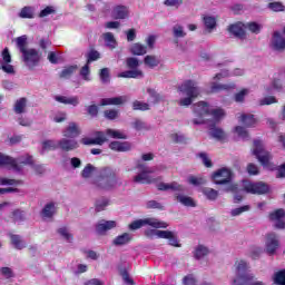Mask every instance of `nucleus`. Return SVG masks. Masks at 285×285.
Masks as SVG:
<instances>
[{
    "mask_svg": "<svg viewBox=\"0 0 285 285\" xmlns=\"http://www.w3.org/2000/svg\"><path fill=\"white\" fill-rule=\"evenodd\" d=\"M194 112L196 117H198L193 120V124H195V126H199V124H206V121L213 119L214 121L210 124L209 135H212V137L218 139L219 141H224V139H226V132L215 127V124L217 121L226 117V112H224V109H210L208 104L200 101L194 105Z\"/></svg>",
    "mask_w": 285,
    "mask_h": 285,
    "instance_id": "f257e3e1",
    "label": "nucleus"
},
{
    "mask_svg": "<svg viewBox=\"0 0 285 285\" xmlns=\"http://www.w3.org/2000/svg\"><path fill=\"white\" fill-rule=\"evenodd\" d=\"M253 279H255V274L250 271V263L245 259L236 261L234 285H266L262 281L253 282Z\"/></svg>",
    "mask_w": 285,
    "mask_h": 285,
    "instance_id": "f03ea898",
    "label": "nucleus"
},
{
    "mask_svg": "<svg viewBox=\"0 0 285 285\" xmlns=\"http://www.w3.org/2000/svg\"><path fill=\"white\" fill-rule=\"evenodd\" d=\"M111 139H128V135L119 129H107L105 132L96 131L95 137H85L80 140L83 146H102L108 141V138Z\"/></svg>",
    "mask_w": 285,
    "mask_h": 285,
    "instance_id": "7ed1b4c3",
    "label": "nucleus"
},
{
    "mask_svg": "<svg viewBox=\"0 0 285 285\" xmlns=\"http://www.w3.org/2000/svg\"><path fill=\"white\" fill-rule=\"evenodd\" d=\"M98 190H115L119 186V177L112 168H105L100 173V177L94 183Z\"/></svg>",
    "mask_w": 285,
    "mask_h": 285,
    "instance_id": "20e7f679",
    "label": "nucleus"
},
{
    "mask_svg": "<svg viewBox=\"0 0 285 285\" xmlns=\"http://www.w3.org/2000/svg\"><path fill=\"white\" fill-rule=\"evenodd\" d=\"M178 92L183 97L178 104L179 106H190L197 97H199V87L197 82L193 80H187L178 87Z\"/></svg>",
    "mask_w": 285,
    "mask_h": 285,
    "instance_id": "39448f33",
    "label": "nucleus"
},
{
    "mask_svg": "<svg viewBox=\"0 0 285 285\" xmlns=\"http://www.w3.org/2000/svg\"><path fill=\"white\" fill-rule=\"evenodd\" d=\"M253 155L256 156L259 164L265 170H275V164H273V155L264 149V144L259 140L254 141Z\"/></svg>",
    "mask_w": 285,
    "mask_h": 285,
    "instance_id": "423d86ee",
    "label": "nucleus"
},
{
    "mask_svg": "<svg viewBox=\"0 0 285 285\" xmlns=\"http://www.w3.org/2000/svg\"><path fill=\"white\" fill-rule=\"evenodd\" d=\"M19 164H22L24 166H32L33 160H32V156L26 154L23 156H20L18 158V160H14L13 158L3 155L0 153V166H7L8 168H12L13 170H21V168L19 167Z\"/></svg>",
    "mask_w": 285,
    "mask_h": 285,
    "instance_id": "0eeeda50",
    "label": "nucleus"
},
{
    "mask_svg": "<svg viewBox=\"0 0 285 285\" xmlns=\"http://www.w3.org/2000/svg\"><path fill=\"white\" fill-rule=\"evenodd\" d=\"M142 226H151V228H168V223L161 222L157 218H144L132 222L129 225L130 230H138Z\"/></svg>",
    "mask_w": 285,
    "mask_h": 285,
    "instance_id": "6e6552de",
    "label": "nucleus"
},
{
    "mask_svg": "<svg viewBox=\"0 0 285 285\" xmlns=\"http://www.w3.org/2000/svg\"><path fill=\"white\" fill-rule=\"evenodd\" d=\"M243 188L246 193H250L252 195H264L268 193V185L262 181L253 183L250 180H244Z\"/></svg>",
    "mask_w": 285,
    "mask_h": 285,
    "instance_id": "1a4fd4ad",
    "label": "nucleus"
},
{
    "mask_svg": "<svg viewBox=\"0 0 285 285\" xmlns=\"http://www.w3.org/2000/svg\"><path fill=\"white\" fill-rule=\"evenodd\" d=\"M22 59L27 68H37L39 61H41V55L36 49H29L22 53Z\"/></svg>",
    "mask_w": 285,
    "mask_h": 285,
    "instance_id": "9d476101",
    "label": "nucleus"
},
{
    "mask_svg": "<svg viewBox=\"0 0 285 285\" xmlns=\"http://www.w3.org/2000/svg\"><path fill=\"white\" fill-rule=\"evenodd\" d=\"M212 179L217 185L229 184L233 179V171L229 168L223 167L213 174Z\"/></svg>",
    "mask_w": 285,
    "mask_h": 285,
    "instance_id": "9b49d317",
    "label": "nucleus"
},
{
    "mask_svg": "<svg viewBox=\"0 0 285 285\" xmlns=\"http://www.w3.org/2000/svg\"><path fill=\"white\" fill-rule=\"evenodd\" d=\"M2 59L0 60V68L3 70V72H7L8 75H14V67L10 63H12V56H10V50L8 48H4L1 55Z\"/></svg>",
    "mask_w": 285,
    "mask_h": 285,
    "instance_id": "f8f14e48",
    "label": "nucleus"
},
{
    "mask_svg": "<svg viewBox=\"0 0 285 285\" xmlns=\"http://www.w3.org/2000/svg\"><path fill=\"white\" fill-rule=\"evenodd\" d=\"M137 168L139 174L134 177V181L136 184H150L153 181L150 178V173L154 170L146 167V165H138Z\"/></svg>",
    "mask_w": 285,
    "mask_h": 285,
    "instance_id": "ddd939ff",
    "label": "nucleus"
},
{
    "mask_svg": "<svg viewBox=\"0 0 285 285\" xmlns=\"http://www.w3.org/2000/svg\"><path fill=\"white\" fill-rule=\"evenodd\" d=\"M279 248V240L277 239V235L274 233L266 235L265 240V250L267 255H275V250Z\"/></svg>",
    "mask_w": 285,
    "mask_h": 285,
    "instance_id": "4468645a",
    "label": "nucleus"
},
{
    "mask_svg": "<svg viewBox=\"0 0 285 285\" xmlns=\"http://www.w3.org/2000/svg\"><path fill=\"white\" fill-rule=\"evenodd\" d=\"M285 210L284 209H276L269 215L271 222L274 223L275 228H279L281 230H284L285 228Z\"/></svg>",
    "mask_w": 285,
    "mask_h": 285,
    "instance_id": "2eb2a0df",
    "label": "nucleus"
},
{
    "mask_svg": "<svg viewBox=\"0 0 285 285\" xmlns=\"http://www.w3.org/2000/svg\"><path fill=\"white\" fill-rule=\"evenodd\" d=\"M79 148V142L75 139L62 138L58 140V149L65 153H70L71 150H77Z\"/></svg>",
    "mask_w": 285,
    "mask_h": 285,
    "instance_id": "dca6fc26",
    "label": "nucleus"
},
{
    "mask_svg": "<svg viewBox=\"0 0 285 285\" xmlns=\"http://www.w3.org/2000/svg\"><path fill=\"white\" fill-rule=\"evenodd\" d=\"M81 135V129H79V125L77 122H69L67 127L62 130V136L67 139H75Z\"/></svg>",
    "mask_w": 285,
    "mask_h": 285,
    "instance_id": "f3484780",
    "label": "nucleus"
},
{
    "mask_svg": "<svg viewBox=\"0 0 285 285\" xmlns=\"http://www.w3.org/2000/svg\"><path fill=\"white\" fill-rule=\"evenodd\" d=\"M109 148L116 153H128V150H132V144L129 141H111Z\"/></svg>",
    "mask_w": 285,
    "mask_h": 285,
    "instance_id": "a211bd4d",
    "label": "nucleus"
},
{
    "mask_svg": "<svg viewBox=\"0 0 285 285\" xmlns=\"http://www.w3.org/2000/svg\"><path fill=\"white\" fill-rule=\"evenodd\" d=\"M129 14L128 7L121 4L115 6L111 11L112 19H128Z\"/></svg>",
    "mask_w": 285,
    "mask_h": 285,
    "instance_id": "6ab92c4d",
    "label": "nucleus"
},
{
    "mask_svg": "<svg viewBox=\"0 0 285 285\" xmlns=\"http://www.w3.org/2000/svg\"><path fill=\"white\" fill-rule=\"evenodd\" d=\"M112 228H117V222L115 220H100L96 225L98 235H104L107 230H112Z\"/></svg>",
    "mask_w": 285,
    "mask_h": 285,
    "instance_id": "aec40b11",
    "label": "nucleus"
},
{
    "mask_svg": "<svg viewBox=\"0 0 285 285\" xmlns=\"http://www.w3.org/2000/svg\"><path fill=\"white\" fill-rule=\"evenodd\" d=\"M229 32L238 39H246V24L237 22L229 27Z\"/></svg>",
    "mask_w": 285,
    "mask_h": 285,
    "instance_id": "412c9836",
    "label": "nucleus"
},
{
    "mask_svg": "<svg viewBox=\"0 0 285 285\" xmlns=\"http://www.w3.org/2000/svg\"><path fill=\"white\" fill-rule=\"evenodd\" d=\"M158 190H173V193H184V186L177 181L173 183H159L157 185Z\"/></svg>",
    "mask_w": 285,
    "mask_h": 285,
    "instance_id": "4be33fe9",
    "label": "nucleus"
},
{
    "mask_svg": "<svg viewBox=\"0 0 285 285\" xmlns=\"http://www.w3.org/2000/svg\"><path fill=\"white\" fill-rule=\"evenodd\" d=\"M128 101V96H119L114 98H104L100 101V106H121Z\"/></svg>",
    "mask_w": 285,
    "mask_h": 285,
    "instance_id": "5701e85b",
    "label": "nucleus"
},
{
    "mask_svg": "<svg viewBox=\"0 0 285 285\" xmlns=\"http://www.w3.org/2000/svg\"><path fill=\"white\" fill-rule=\"evenodd\" d=\"M238 121L246 126V128H254V126H257V119L253 114H242L238 116Z\"/></svg>",
    "mask_w": 285,
    "mask_h": 285,
    "instance_id": "b1692460",
    "label": "nucleus"
},
{
    "mask_svg": "<svg viewBox=\"0 0 285 285\" xmlns=\"http://www.w3.org/2000/svg\"><path fill=\"white\" fill-rule=\"evenodd\" d=\"M146 237L149 239H161L163 237H170V232L169 230H159V229H147L145 230Z\"/></svg>",
    "mask_w": 285,
    "mask_h": 285,
    "instance_id": "393cba45",
    "label": "nucleus"
},
{
    "mask_svg": "<svg viewBox=\"0 0 285 285\" xmlns=\"http://www.w3.org/2000/svg\"><path fill=\"white\" fill-rule=\"evenodd\" d=\"M118 77L124 79H141L144 77V71L139 69H131L118 73Z\"/></svg>",
    "mask_w": 285,
    "mask_h": 285,
    "instance_id": "a878e982",
    "label": "nucleus"
},
{
    "mask_svg": "<svg viewBox=\"0 0 285 285\" xmlns=\"http://www.w3.org/2000/svg\"><path fill=\"white\" fill-rule=\"evenodd\" d=\"M55 213H57V205H55V203H49L43 207L41 216L43 219H50L55 217Z\"/></svg>",
    "mask_w": 285,
    "mask_h": 285,
    "instance_id": "bb28decb",
    "label": "nucleus"
},
{
    "mask_svg": "<svg viewBox=\"0 0 285 285\" xmlns=\"http://www.w3.org/2000/svg\"><path fill=\"white\" fill-rule=\"evenodd\" d=\"M56 101H59V104H66L69 106H79V97L77 96H56Z\"/></svg>",
    "mask_w": 285,
    "mask_h": 285,
    "instance_id": "cd10ccee",
    "label": "nucleus"
},
{
    "mask_svg": "<svg viewBox=\"0 0 285 285\" xmlns=\"http://www.w3.org/2000/svg\"><path fill=\"white\" fill-rule=\"evenodd\" d=\"M48 150H59V140L48 139L42 141L41 155Z\"/></svg>",
    "mask_w": 285,
    "mask_h": 285,
    "instance_id": "c85d7f7f",
    "label": "nucleus"
},
{
    "mask_svg": "<svg viewBox=\"0 0 285 285\" xmlns=\"http://www.w3.org/2000/svg\"><path fill=\"white\" fill-rule=\"evenodd\" d=\"M28 106V99L20 98L14 102L13 110L16 115H23L26 112V108Z\"/></svg>",
    "mask_w": 285,
    "mask_h": 285,
    "instance_id": "c756f323",
    "label": "nucleus"
},
{
    "mask_svg": "<svg viewBox=\"0 0 285 285\" xmlns=\"http://www.w3.org/2000/svg\"><path fill=\"white\" fill-rule=\"evenodd\" d=\"M130 52H131V55L141 57V56L146 55V52H148V49L146 48V46H144L139 42H136L130 46Z\"/></svg>",
    "mask_w": 285,
    "mask_h": 285,
    "instance_id": "7c9ffc66",
    "label": "nucleus"
},
{
    "mask_svg": "<svg viewBox=\"0 0 285 285\" xmlns=\"http://www.w3.org/2000/svg\"><path fill=\"white\" fill-rule=\"evenodd\" d=\"M132 239V235L125 233L120 236H117L114 240L112 244L114 246H125V244H128Z\"/></svg>",
    "mask_w": 285,
    "mask_h": 285,
    "instance_id": "2f4dec72",
    "label": "nucleus"
},
{
    "mask_svg": "<svg viewBox=\"0 0 285 285\" xmlns=\"http://www.w3.org/2000/svg\"><path fill=\"white\" fill-rule=\"evenodd\" d=\"M209 253L210 250L208 249V247L204 245H198L194 250V257L195 259H204V257H206Z\"/></svg>",
    "mask_w": 285,
    "mask_h": 285,
    "instance_id": "473e14b6",
    "label": "nucleus"
},
{
    "mask_svg": "<svg viewBox=\"0 0 285 285\" xmlns=\"http://www.w3.org/2000/svg\"><path fill=\"white\" fill-rule=\"evenodd\" d=\"M102 39H104L107 48H110L111 50L117 48V40L115 39V35H112V32L104 33Z\"/></svg>",
    "mask_w": 285,
    "mask_h": 285,
    "instance_id": "72a5a7b5",
    "label": "nucleus"
},
{
    "mask_svg": "<svg viewBox=\"0 0 285 285\" xmlns=\"http://www.w3.org/2000/svg\"><path fill=\"white\" fill-rule=\"evenodd\" d=\"M16 45L21 55H23L28 49V36H21L16 39Z\"/></svg>",
    "mask_w": 285,
    "mask_h": 285,
    "instance_id": "f704fd0d",
    "label": "nucleus"
},
{
    "mask_svg": "<svg viewBox=\"0 0 285 285\" xmlns=\"http://www.w3.org/2000/svg\"><path fill=\"white\" fill-rule=\"evenodd\" d=\"M235 89V83L232 85H219L217 82L210 83V92H222V90H233Z\"/></svg>",
    "mask_w": 285,
    "mask_h": 285,
    "instance_id": "c9c22d12",
    "label": "nucleus"
},
{
    "mask_svg": "<svg viewBox=\"0 0 285 285\" xmlns=\"http://www.w3.org/2000/svg\"><path fill=\"white\" fill-rule=\"evenodd\" d=\"M144 63L148 68H157V66L161 63V60H159V58L156 56H146L144 59Z\"/></svg>",
    "mask_w": 285,
    "mask_h": 285,
    "instance_id": "e433bc0d",
    "label": "nucleus"
},
{
    "mask_svg": "<svg viewBox=\"0 0 285 285\" xmlns=\"http://www.w3.org/2000/svg\"><path fill=\"white\" fill-rule=\"evenodd\" d=\"M176 200L179 202V204H183V206L195 207V200L190 196L177 195Z\"/></svg>",
    "mask_w": 285,
    "mask_h": 285,
    "instance_id": "4c0bfd02",
    "label": "nucleus"
},
{
    "mask_svg": "<svg viewBox=\"0 0 285 285\" xmlns=\"http://www.w3.org/2000/svg\"><path fill=\"white\" fill-rule=\"evenodd\" d=\"M19 17L21 19H35V8L33 7H24L21 9Z\"/></svg>",
    "mask_w": 285,
    "mask_h": 285,
    "instance_id": "58836bf2",
    "label": "nucleus"
},
{
    "mask_svg": "<svg viewBox=\"0 0 285 285\" xmlns=\"http://www.w3.org/2000/svg\"><path fill=\"white\" fill-rule=\"evenodd\" d=\"M203 195H205V197H207V199H210L212 202H215V199H217L219 193L210 187H205L202 190Z\"/></svg>",
    "mask_w": 285,
    "mask_h": 285,
    "instance_id": "ea45409f",
    "label": "nucleus"
},
{
    "mask_svg": "<svg viewBox=\"0 0 285 285\" xmlns=\"http://www.w3.org/2000/svg\"><path fill=\"white\" fill-rule=\"evenodd\" d=\"M204 24H205V28L210 32V30L215 29V27L217 26V19H215V17L213 16H205Z\"/></svg>",
    "mask_w": 285,
    "mask_h": 285,
    "instance_id": "a19ab883",
    "label": "nucleus"
},
{
    "mask_svg": "<svg viewBox=\"0 0 285 285\" xmlns=\"http://www.w3.org/2000/svg\"><path fill=\"white\" fill-rule=\"evenodd\" d=\"M10 238H11L12 245L14 246V248H18V250L26 248V243L22 242L19 235H10Z\"/></svg>",
    "mask_w": 285,
    "mask_h": 285,
    "instance_id": "79ce46f5",
    "label": "nucleus"
},
{
    "mask_svg": "<svg viewBox=\"0 0 285 285\" xmlns=\"http://www.w3.org/2000/svg\"><path fill=\"white\" fill-rule=\"evenodd\" d=\"M58 235L65 239V242H72V234L70 233V229L68 227H60L58 229Z\"/></svg>",
    "mask_w": 285,
    "mask_h": 285,
    "instance_id": "37998d69",
    "label": "nucleus"
},
{
    "mask_svg": "<svg viewBox=\"0 0 285 285\" xmlns=\"http://www.w3.org/2000/svg\"><path fill=\"white\" fill-rule=\"evenodd\" d=\"M23 181L0 177V186H21Z\"/></svg>",
    "mask_w": 285,
    "mask_h": 285,
    "instance_id": "c03bdc74",
    "label": "nucleus"
},
{
    "mask_svg": "<svg viewBox=\"0 0 285 285\" xmlns=\"http://www.w3.org/2000/svg\"><path fill=\"white\" fill-rule=\"evenodd\" d=\"M95 173H97V168H95L92 165L89 164L83 168L81 176L85 179H88V178L92 177V175H95Z\"/></svg>",
    "mask_w": 285,
    "mask_h": 285,
    "instance_id": "a18cd8bd",
    "label": "nucleus"
},
{
    "mask_svg": "<svg viewBox=\"0 0 285 285\" xmlns=\"http://www.w3.org/2000/svg\"><path fill=\"white\" fill-rule=\"evenodd\" d=\"M245 27L246 30H249V32H253L254 35H259V32L262 31V24L257 22H249L245 24Z\"/></svg>",
    "mask_w": 285,
    "mask_h": 285,
    "instance_id": "49530a36",
    "label": "nucleus"
},
{
    "mask_svg": "<svg viewBox=\"0 0 285 285\" xmlns=\"http://www.w3.org/2000/svg\"><path fill=\"white\" fill-rule=\"evenodd\" d=\"M132 128H135V130H150V127H148V125L144 120L139 119H136L132 122Z\"/></svg>",
    "mask_w": 285,
    "mask_h": 285,
    "instance_id": "de8ad7c7",
    "label": "nucleus"
},
{
    "mask_svg": "<svg viewBox=\"0 0 285 285\" xmlns=\"http://www.w3.org/2000/svg\"><path fill=\"white\" fill-rule=\"evenodd\" d=\"M76 70L77 66L66 67L60 73L61 79H68V77H70Z\"/></svg>",
    "mask_w": 285,
    "mask_h": 285,
    "instance_id": "09e8293b",
    "label": "nucleus"
},
{
    "mask_svg": "<svg viewBox=\"0 0 285 285\" xmlns=\"http://www.w3.org/2000/svg\"><path fill=\"white\" fill-rule=\"evenodd\" d=\"M187 181L188 184H191V186H202V184H206V179L195 176H189L187 178Z\"/></svg>",
    "mask_w": 285,
    "mask_h": 285,
    "instance_id": "8fccbe9b",
    "label": "nucleus"
},
{
    "mask_svg": "<svg viewBox=\"0 0 285 285\" xmlns=\"http://www.w3.org/2000/svg\"><path fill=\"white\" fill-rule=\"evenodd\" d=\"M274 282L278 285H285V269L279 271L274 275Z\"/></svg>",
    "mask_w": 285,
    "mask_h": 285,
    "instance_id": "3c124183",
    "label": "nucleus"
},
{
    "mask_svg": "<svg viewBox=\"0 0 285 285\" xmlns=\"http://www.w3.org/2000/svg\"><path fill=\"white\" fill-rule=\"evenodd\" d=\"M269 10H273V12H284L285 7L282 4V2H271L268 4Z\"/></svg>",
    "mask_w": 285,
    "mask_h": 285,
    "instance_id": "603ef678",
    "label": "nucleus"
},
{
    "mask_svg": "<svg viewBox=\"0 0 285 285\" xmlns=\"http://www.w3.org/2000/svg\"><path fill=\"white\" fill-rule=\"evenodd\" d=\"M247 210H250V206L245 205V206L238 207L236 209H233L230 212V215H232V217H237V216L242 215V213H247Z\"/></svg>",
    "mask_w": 285,
    "mask_h": 285,
    "instance_id": "864d4df0",
    "label": "nucleus"
},
{
    "mask_svg": "<svg viewBox=\"0 0 285 285\" xmlns=\"http://www.w3.org/2000/svg\"><path fill=\"white\" fill-rule=\"evenodd\" d=\"M88 65L89 63L87 62L80 70V75L85 81H90V67Z\"/></svg>",
    "mask_w": 285,
    "mask_h": 285,
    "instance_id": "5fc2aeb1",
    "label": "nucleus"
},
{
    "mask_svg": "<svg viewBox=\"0 0 285 285\" xmlns=\"http://www.w3.org/2000/svg\"><path fill=\"white\" fill-rule=\"evenodd\" d=\"M134 110H148L149 105L147 102H141L139 100H136L132 102Z\"/></svg>",
    "mask_w": 285,
    "mask_h": 285,
    "instance_id": "6e6d98bb",
    "label": "nucleus"
},
{
    "mask_svg": "<svg viewBox=\"0 0 285 285\" xmlns=\"http://www.w3.org/2000/svg\"><path fill=\"white\" fill-rule=\"evenodd\" d=\"M100 79L102 83H108V81H110V70L108 68L101 69Z\"/></svg>",
    "mask_w": 285,
    "mask_h": 285,
    "instance_id": "4d7b16f0",
    "label": "nucleus"
},
{
    "mask_svg": "<svg viewBox=\"0 0 285 285\" xmlns=\"http://www.w3.org/2000/svg\"><path fill=\"white\" fill-rule=\"evenodd\" d=\"M248 92H250L248 89L240 90L238 94L235 95V101H237V104H242Z\"/></svg>",
    "mask_w": 285,
    "mask_h": 285,
    "instance_id": "13d9d810",
    "label": "nucleus"
},
{
    "mask_svg": "<svg viewBox=\"0 0 285 285\" xmlns=\"http://www.w3.org/2000/svg\"><path fill=\"white\" fill-rule=\"evenodd\" d=\"M262 253H264V249H262V247H254L249 252V257L252 259H258V257H259V255H262Z\"/></svg>",
    "mask_w": 285,
    "mask_h": 285,
    "instance_id": "bf43d9fd",
    "label": "nucleus"
},
{
    "mask_svg": "<svg viewBox=\"0 0 285 285\" xmlns=\"http://www.w3.org/2000/svg\"><path fill=\"white\" fill-rule=\"evenodd\" d=\"M127 66L131 70H137V68H139V60L137 58H128Z\"/></svg>",
    "mask_w": 285,
    "mask_h": 285,
    "instance_id": "052dcab7",
    "label": "nucleus"
},
{
    "mask_svg": "<svg viewBox=\"0 0 285 285\" xmlns=\"http://www.w3.org/2000/svg\"><path fill=\"white\" fill-rule=\"evenodd\" d=\"M235 132L242 139H248V131L244 127H236Z\"/></svg>",
    "mask_w": 285,
    "mask_h": 285,
    "instance_id": "680f3d73",
    "label": "nucleus"
},
{
    "mask_svg": "<svg viewBox=\"0 0 285 285\" xmlns=\"http://www.w3.org/2000/svg\"><path fill=\"white\" fill-rule=\"evenodd\" d=\"M106 119H117L119 117V111L116 109H109L105 111Z\"/></svg>",
    "mask_w": 285,
    "mask_h": 285,
    "instance_id": "e2e57ef3",
    "label": "nucleus"
},
{
    "mask_svg": "<svg viewBox=\"0 0 285 285\" xmlns=\"http://www.w3.org/2000/svg\"><path fill=\"white\" fill-rule=\"evenodd\" d=\"M13 219L14 222H23L26 219V214L20 209H16L13 212Z\"/></svg>",
    "mask_w": 285,
    "mask_h": 285,
    "instance_id": "0e129e2a",
    "label": "nucleus"
},
{
    "mask_svg": "<svg viewBox=\"0 0 285 285\" xmlns=\"http://www.w3.org/2000/svg\"><path fill=\"white\" fill-rule=\"evenodd\" d=\"M184 285H197V279L194 275H187L183 278Z\"/></svg>",
    "mask_w": 285,
    "mask_h": 285,
    "instance_id": "69168bd1",
    "label": "nucleus"
},
{
    "mask_svg": "<svg viewBox=\"0 0 285 285\" xmlns=\"http://www.w3.org/2000/svg\"><path fill=\"white\" fill-rule=\"evenodd\" d=\"M174 36L179 38V37H186V32H184V27L176 24L174 27Z\"/></svg>",
    "mask_w": 285,
    "mask_h": 285,
    "instance_id": "338daca9",
    "label": "nucleus"
},
{
    "mask_svg": "<svg viewBox=\"0 0 285 285\" xmlns=\"http://www.w3.org/2000/svg\"><path fill=\"white\" fill-rule=\"evenodd\" d=\"M66 112H57L53 115V121L56 124H61L62 121H66Z\"/></svg>",
    "mask_w": 285,
    "mask_h": 285,
    "instance_id": "774afa93",
    "label": "nucleus"
}]
</instances>
